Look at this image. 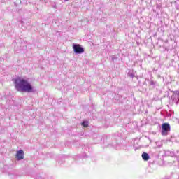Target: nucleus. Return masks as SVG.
<instances>
[{
  "label": "nucleus",
  "mask_w": 179,
  "mask_h": 179,
  "mask_svg": "<svg viewBox=\"0 0 179 179\" xmlns=\"http://www.w3.org/2000/svg\"><path fill=\"white\" fill-rule=\"evenodd\" d=\"M111 59H112V61H115V60H117V57H115V55H113V56H111Z\"/></svg>",
  "instance_id": "nucleus-10"
},
{
  "label": "nucleus",
  "mask_w": 179,
  "mask_h": 179,
  "mask_svg": "<svg viewBox=\"0 0 179 179\" xmlns=\"http://www.w3.org/2000/svg\"><path fill=\"white\" fill-rule=\"evenodd\" d=\"M73 50L76 54H83L85 49L80 44H73Z\"/></svg>",
  "instance_id": "nucleus-2"
},
{
  "label": "nucleus",
  "mask_w": 179,
  "mask_h": 179,
  "mask_svg": "<svg viewBox=\"0 0 179 179\" xmlns=\"http://www.w3.org/2000/svg\"><path fill=\"white\" fill-rule=\"evenodd\" d=\"M129 76H130V78H134V74H132V73H129Z\"/></svg>",
  "instance_id": "nucleus-11"
},
{
  "label": "nucleus",
  "mask_w": 179,
  "mask_h": 179,
  "mask_svg": "<svg viewBox=\"0 0 179 179\" xmlns=\"http://www.w3.org/2000/svg\"><path fill=\"white\" fill-rule=\"evenodd\" d=\"M148 85H150V86H152V87H155L157 83L156 81H154L152 80H148Z\"/></svg>",
  "instance_id": "nucleus-8"
},
{
  "label": "nucleus",
  "mask_w": 179,
  "mask_h": 179,
  "mask_svg": "<svg viewBox=\"0 0 179 179\" xmlns=\"http://www.w3.org/2000/svg\"><path fill=\"white\" fill-rule=\"evenodd\" d=\"M15 157L17 160H23L24 159V152L22 150L17 151Z\"/></svg>",
  "instance_id": "nucleus-4"
},
{
  "label": "nucleus",
  "mask_w": 179,
  "mask_h": 179,
  "mask_svg": "<svg viewBox=\"0 0 179 179\" xmlns=\"http://www.w3.org/2000/svg\"><path fill=\"white\" fill-rule=\"evenodd\" d=\"M170 132V124L169 123H164L162 124V135H167Z\"/></svg>",
  "instance_id": "nucleus-3"
},
{
  "label": "nucleus",
  "mask_w": 179,
  "mask_h": 179,
  "mask_svg": "<svg viewBox=\"0 0 179 179\" xmlns=\"http://www.w3.org/2000/svg\"><path fill=\"white\" fill-rule=\"evenodd\" d=\"M14 84L15 89H17L18 92H21V93L26 92L27 93H31V92H33V87L27 80L17 78L15 80Z\"/></svg>",
  "instance_id": "nucleus-1"
},
{
  "label": "nucleus",
  "mask_w": 179,
  "mask_h": 179,
  "mask_svg": "<svg viewBox=\"0 0 179 179\" xmlns=\"http://www.w3.org/2000/svg\"><path fill=\"white\" fill-rule=\"evenodd\" d=\"M91 138L94 141L92 143H97L100 139V137H99V134H97V133H91Z\"/></svg>",
  "instance_id": "nucleus-5"
},
{
  "label": "nucleus",
  "mask_w": 179,
  "mask_h": 179,
  "mask_svg": "<svg viewBox=\"0 0 179 179\" xmlns=\"http://www.w3.org/2000/svg\"><path fill=\"white\" fill-rule=\"evenodd\" d=\"M82 125L84 128H87V127H89V122L84 121L82 122Z\"/></svg>",
  "instance_id": "nucleus-9"
},
{
  "label": "nucleus",
  "mask_w": 179,
  "mask_h": 179,
  "mask_svg": "<svg viewBox=\"0 0 179 179\" xmlns=\"http://www.w3.org/2000/svg\"><path fill=\"white\" fill-rule=\"evenodd\" d=\"M172 99H173V100H175V101H176V103H178L179 91H175L173 92Z\"/></svg>",
  "instance_id": "nucleus-6"
},
{
  "label": "nucleus",
  "mask_w": 179,
  "mask_h": 179,
  "mask_svg": "<svg viewBox=\"0 0 179 179\" xmlns=\"http://www.w3.org/2000/svg\"><path fill=\"white\" fill-rule=\"evenodd\" d=\"M141 156L143 160H144L145 162H148V160L150 159V156L146 152H143Z\"/></svg>",
  "instance_id": "nucleus-7"
},
{
  "label": "nucleus",
  "mask_w": 179,
  "mask_h": 179,
  "mask_svg": "<svg viewBox=\"0 0 179 179\" xmlns=\"http://www.w3.org/2000/svg\"><path fill=\"white\" fill-rule=\"evenodd\" d=\"M66 1H68V0H66Z\"/></svg>",
  "instance_id": "nucleus-12"
}]
</instances>
